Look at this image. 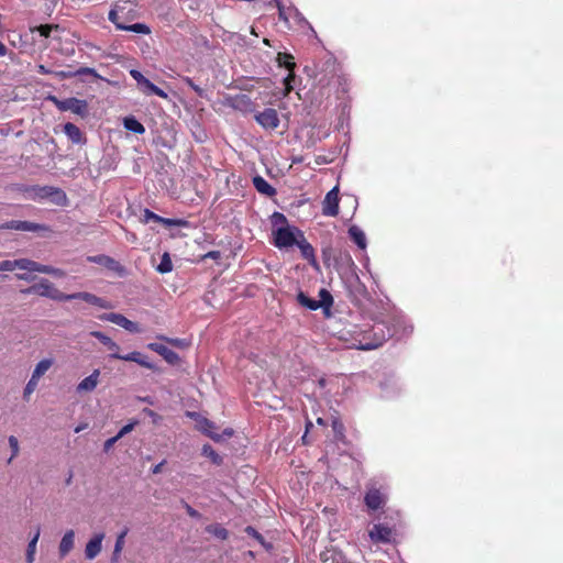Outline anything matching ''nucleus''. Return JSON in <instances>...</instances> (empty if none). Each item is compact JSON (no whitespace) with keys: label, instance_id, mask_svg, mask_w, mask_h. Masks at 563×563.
<instances>
[{"label":"nucleus","instance_id":"1","mask_svg":"<svg viewBox=\"0 0 563 563\" xmlns=\"http://www.w3.org/2000/svg\"><path fill=\"white\" fill-rule=\"evenodd\" d=\"M369 333L373 334V338L371 340H368L366 338V334H364L363 339L355 340L352 346L365 351L377 349L388 338L393 336L396 333V331H391L389 328L385 325L384 322H377L373 325Z\"/></svg>","mask_w":563,"mask_h":563},{"label":"nucleus","instance_id":"2","mask_svg":"<svg viewBox=\"0 0 563 563\" xmlns=\"http://www.w3.org/2000/svg\"><path fill=\"white\" fill-rule=\"evenodd\" d=\"M303 232L295 225L286 224L273 229V243L279 249H289L297 244Z\"/></svg>","mask_w":563,"mask_h":563},{"label":"nucleus","instance_id":"3","mask_svg":"<svg viewBox=\"0 0 563 563\" xmlns=\"http://www.w3.org/2000/svg\"><path fill=\"white\" fill-rule=\"evenodd\" d=\"M23 294H35L56 301L60 300L62 291H59L48 279H41L37 284L22 290Z\"/></svg>","mask_w":563,"mask_h":563},{"label":"nucleus","instance_id":"4","mask_svg":"<svg viewBox=\"0 0 563 563\" xmlns=\"http://www.w3.org/2000/svg\"><path fill=\"white\" fill-rule=\"evenodd\" d=\"M388 499V493L385 488H376L371 486L364 496V503L369 510H378L383 508Z\"/></svg>","mask_w":563,"mask_h":563},{"label":"nucleus","instance_id":"5","mask_svg":"<svg viewBox=\"0 0 563 563\" xmlns=\"http://www.w3.org/2000/svg\"><path fill=\"white\" fill-rule=\"evenodd\" d=\"M52 100L56 104V107L62 111H71L73 113L84 115L87 111V102L85 100H80L77 98H67L64 100H58L53 97Z\"/></svg>","mask_w":563,"mask_h":563},{"label":"nucleus","instance_id":"6","mask_svg":"<svg viewBox=\"0 0 563 563\" xmlns=\"http://www.w3.org/2000/svg\"><path fill=\"white\" fill-rule=\"evenodd\" d=\"M339 187H333L322 201V214L327 217H335L339 213Z\"/></svg>","mask_w":563,"mask_h":563},{"label":"nucleus","instance_id":"7","mask_svg":"<svg viewBox=\"0 0 563 563\" xmlns=\"http://www.w3.org/2000/svg\"><path fill=\"white\" fill-rule=\"evenodd\" d=\"M100 319L103 321L112 322L131 333H139L141 331L137 323L129 320L121 313H115V312L103 313L102 316H100Z\"/></svg>","mask_w":563,"mask_h":563},{"label":"nucleus","instance_id":"8","mask_svg":"<svg viewBox=\"0 0 563 563\" xmlns=\"http://www.w3.org/2000/svg\"><path fill=\"white\" fill-rule=\"evenodd\" d=\"M255 121L266 130H274L279 125V117L275 109L266 108L254 115Z\"/></svg>","mask_w":563,"mask_h":563},{"label":"nucleus","instance_id":"9","mask_svg":"<svg viewBox=\"0 0 563 563\" xmlns=\"http://www.w3.org/2000/svg\"><path fill=\"white\" fill-rule=\"evenodd\" d=\"M277 63L279 66H284L289 70V74L284 78L285 96H287L292 90L291 81L294 79V68L296 64L292 62V56L287 53H279Z\"/></svg>","mask_w":563,"mask_h":563},{"label":"nucleus","instance_id":"10","mask_svg":"<svg viewBox=\"0 0 563 563\" xmlns=\"http://www.w3.org/2000/svg\"><path fill=\"white\" fill-rule=\"evenodd\" d=\"M110 357L122 360L126 362H135L139 365L148 368V369H155L154 363L150 362L145 355H143L141 352H131L128 354H120V353H111Z\"/></svg>","mask_w":563,"mask_h":563},{"label":"nucleus","instance_id":"11","mask_svg":"<svg viewBox=\"0 0 563 563\" xmlns=\"http://www.w3.org/2000/svg\"><path fill=\"white\" fill-rule=\"evenodd\" d=\"M1 228L8 229V230H15V231H26V232H37V231H44L46 228L44 225L30 222V221H22V220H11L7 223H4Z\"/></svg>","mask_w":563,"mask_h":563},{"label":"nucleus","instance_id":"12","mask_svg":"<svg viewBox=\"0 0 563 563\" xmlns=\"http://www.w3.org/2000/svg\"><path fill=\"white\" fill-rule=\"evenodd\" d=\"M368 536L373 542L388 543L391 540L393 530L382 523L374 525Z\"/></svg>","mask_w":563,"mask_h":563},{"label":"nucleus","instance_id":"13","mask_svg":"<svg viewBox=\"0 0 563 563\" xmlns=\"http://www.w3.org/2000/svg\"><path fill=\"white\" fill-rule=\"evenodd\" d=\"M187 416H189L190 418H192L197 421V427L201 432H203L205 434H207L208 437H210L213 440L220 439L219 434L212 432V429H214L213 422H211L210 420H208L205 417H201L197 412H187Z\"/></svg>","mask_w":563,"mask_h":563},{"label":"nucleus","instance_id":"14","mask_svg":"<svg viewBox=\"0 0 563 563\" xmlns=\"http://www.w3.org/2000/svg\"><path fill=\"white\" fill-rule=\"evenodd\" d=\"M147 349L159 354L168 364L175 365L179 361L176 352L161 343H148Z\"/></svg>","mask_w":563,"mask_h":563},{"label":"nucleus","instance_id":"15","mask_svg":"<svg viewBox=\"0 0 563 563\" xmlns=\"http://www.w3.org/2000/svg\"><path fill=\"white\" fill-rule=\"evenodd\" d=\"M103 538V533H96L87 542L85 548V555L88 560H93L101 552Z\"/></svg>","mask_w":563,"mask_h":563},{"label":"nucleus","instance_id":"16","mask_svg":"<svg viewBox=\"0 0 563 563\" xmlns=\"http://www.w3.org/2000/svg\"><path fill=\"white\" fill-rule=\"evenodd\" d=\"M88 262L107 267L113 272H122L123 268L118 261L108 255H93L87 257Z\"/></svg>","mask_w":563,"mask_h":563},{"label":"nucleus","instance_id":"17","mask_svg":"<svg viewBox=\"0 0 563 563\" xmlns=\"http://www.w3.org/2000/svg\"><path fill=\"white\" fill-rule=\"evenodd\" d=\"M100 371L93 369L92 373L84 378L78 385H77V393H90L96 389L98 382H99Z\"/></svg>","mask_w":563,"mask_h":563},{"label":"nucleus","instance_id":"18","mask_svg":"<svg viewBox=\"0 0 563 563\" xmlns=\"http://www.w3.org/2000/svg\"><path fill=\"white\" fill-rule=\"evenodd\" d=\"M320 559L322 562H331V563H346V556L345 554L336 549V548H330L323 551L320 554Z\"/></svg>","mask_w":563,"mask_h":563},{"label":"nucleus","instance_id":"19","mask_svg":"<svg viewBox=\"0 0 563 563\" xmlns=\"http://www.w3.org/2000/svg\"><path fill=\"white\" fill-rule=\"evenodd\" d=\"M74 544H75V532H74V530H68L64 533V536L59 542V547H58L59 555L62 558L66 556L73 550Z\"/></svg>","mask_w":563,"mask_h":563},{"label":"nucleus","instance_id":"20","mask_svg":"<svg viewBox=\"0 0 563 563\" xmlns=\"http://www.w3.org/2000/svg\"><path fill=\"white\" fill-rule=\"evenodd\" d=\"M350 239L361 249L365 250L367 246V239L364 231L357 225H351L347 230Z\"/></svg>","mask_w":563,"mask_h":563},{"label":"nucleus","instance_id":"21","mask_svg":"<svg viewBox=\"0 0 563 563\" xmlns=\"http://www.w3.org/2000/svg\"><path fill=\"white\" fill-rule=\"evenodd\" d=\"M64 132L67 135V137L75 144H82L85 143V137L80 131V129L75 125L74 123H66L64 125Z\"/></svg>","mask_w":563,"mask_h":563},{"label":"nucleus","instance_id":"22","mask_svg":"<svg viewBox=\"0 0 563 563\" xmlns=\"http://www.w3.org/2000/svg\"><path fill=\"white\" fill-rule=\"evenodd\" d=\"M253 185L258 192L266 195L267 197H272L276 194L275 188L269 185L262 176H255L253 178Z\"/></svg>","mask_w":563,"mask_h":563},{"label":"nucleus","instance_id":"23","mask_svg":"<svg viewBox=\"0 0 563 563\" xmlns=\"http://www.w3.org/2000/svg\"><path fill=\"white\" fill-rule=\"evenodd\" d=\"M90 335L98 339L111 353H119L120 346L110 336L100 331H91Z\"/></svg>","mask_w":563,"mask_h":563},{"label":"nucleus","instance_id":"24","mask_svg":"<svg viewBox=\"0 0 563 563\" xmlns=\"http://www.w3.org/2000/svg\"><path fill=\"white\" fill-rule=\"evenodd\" d=\"M40 528L37 527L33 538L29 541L26 553H25V561L26 563H34L35 561V554H36V547L40 539Z\"/></svg>","mask_w":563,"mask_h":563},{"label":"nucleus","instance_id":"25","mask_svg":"<svg viewBox=\"0 0 563 563\" xmlns=\"http://www.w3.org/2000/svg\"><path fill=\"white\" fill-rule=\"evenodd\" d=\"M298 249L301 252V255L308 260L316 262L314 260V250L312 245L306 240L305 234H302V238H300L296 244Z\"/></svg>","mask_w":563,"mask_h":563},{"label":"nucleus","instance_id":"26","mask_svg":"<svg viewBox=\"0 0 563 563\" xmlns=\"http://www.w3.org/2000/svg\"><path fill=\"white\" fill-rule=\"evenodd\" d=\"M139 89L146 96L155 95L164 99L168 98V95L163 89L148 79Z\"/></svg>","mask_w":563,"mask_h":563},{"label":"nucleus","instance_id":"27","mask_svg":"<svg viewBox=\"0 0 563 563\" xmlns=\"http://www.w3.org/2000/svg\"><path fill=\"white\" fill-rule=\"evenodd\" d=\"M123 125L128 131L136 134H143L145 132L144 125L134 117L124 118Z\"/></svg>","mask_w":563,"mask_h":563},{"label":"nucleus","instance_id":"28","mask_svg":"<svg viewBox=\"0 0 563 563\" xmlns=\"http://www.w3.org/2000/svg\"><path fill=\"white\" fill-rule=\"evenodd\" d=\"M53 365V358L41 360L32 372L34 378L38 379L51 368Z\"/></svg>","mask_w":563,"mask_h":563},{"label":"nucleus","instance_id":"29","mask_svg":"<svg viewBox=\"0 0 563 563\" xmlns=\"http://www.w3.org/2000/svg\"><path fill=\"white\" fill-rule=\"evenodd\" d=\"M15 265H16L18 269H23V271H27V272H36V273L41 272V266H42V264L34 262L32 260H27V258L16 260Z\"/></svg>","mask_w":563,"mask_h":563},{"label":"nucleus","instance_id":"30","mask_svg":"<svg viewBox=\"0 0 563 563\" xmlns=\"http://www.w3.org/2000/svg\"><path fill=\"white\" fill-rule=\"evenodd\" d=\"M297 301L305 308L309 310H318L321 308L322 303H319L318 300L309 298L305 292L300 291L297 295Z\"/></svg>","mask_w":563,"mask_h":563},{"label":"nucleus","instance_id":"31","mask_svg":"<svg viewBox=\"0 0 563 563\" xmlns=\"http://www.w3.org/2000/svg\"><path fill=\"white\" fill-rule=\"evenodd\" d=\"M118 30L134 32V33H139V34H150L151 33L150 27L144 23H134V24H130V25L118 24Z\"/></svg>","mask_w":563,"mask_h":563},{"label":"nucleus","instance_id":"32","mask_svg":"<svg viewBox=\"0 0 563 563\" xmlns=\"http://www.w3.org/2000/svg\"><path fill=\"white\" fill-rule=\"evenodd\" d=\"M128 534V529L125 528L118 537H117V540H115V543H114V549H113V555H112V563L117 562L118 561V558L124 547V543H125V537Z\"/></svg>","mask_w":563,"mask_h":563},{"label":"nucleus","instance_id":"33","mask_svg":"<svg viewBox=\"0 0 563 563\" xmlns=\"http://www.w3.org/2000/svg\"><path fill=\"white\" fill-rule=\"evenodd\" d=\"M206 531L221 540H225L229 537L228 530L218 523L209 525Z\"/></svg>","mask_w":563,"mask_h":563},{"label":"nucleus","instance_id":"34","mask_svg":"<svg viewBox=\"0 0 563 563\" xmlns=\"http://www.w3.org/2000/svg\"><path fill=\"white\" fill-rule=\"evenodd\" d=\"M161 274H167L173 271V263L168 253H164L161 257V262L156 267Z\"/></svg>","mask_w":563,"mask_h":563},{"label":"nucleus","instance_id":"35","mask_svg":"<svg viewBox=\"0 0 563 563\" xmlns=\"http://www.w3.org/2000/svg\"><path fill=\"white\" fill-rule=\"evenodd\" d=\"M159 223H162L168 228H172V227L189 228L190 227L189 221H187L185 219H170V218L161 217Z\"/></svg>","mask_w":563,"mask_h":563},{"label":"nucleus","instance_id":"36","mask_svg":"<svg viewBox=\"0 0 563 563\" xmlns=\"http://www.w3.org/2000/svg\"><path fill=\"white\" fill-rule=\"evenodd\" d=\"M320 300L319 303H322L321 308L325 310V312L329 311L330 307L333 303V298L330 295V292L327 289H320L319 291Z\"/></svg>","mask_w":563,"mask_h":563},{"label":"nucleus","instance_id":"37","mask_svg":"<svg viewBox=\"0 0 563 563\" xmlns=\"http://www.w3.org/2000/svg\"><path fill=\"white\" fill-rule=\"evenodd\" d=\"M286 11L288 15V23L290 22V20H294L297 23H308L297 8L290 5L286 8Z\"/></svg>","mask_w":563,"mask_h":563},{"label":"nucleus","instance_id":"38","mask_svg":"<svg viewBox=\"0 0 563 563\" xmlns=\"http://www.w3.org/2000/svg\"><path fill=\"white\" fill-rule=\"evenodd\" d=\"M8 442H9L10 449H11V455L8 459L7 463L10 464L19 455L20 445H19L18 439L14 435H10L8 438Z\"/></svg>","mask_w":563,"mask_h":563},{"label":"nucleus","instance_id":"39","mask_svg":"<svg viewBox=\"0 0 563 563\" xmlns=\"http://www.w3.org/2000/svg\"><path fill=\"white\" fill-rule=\"evenodd\" d=\"M38 384V379L33 376L30 377L23 390V398L29 399V397L34 393Z\"/></svg>","mask_w":563,"mask_h":563},{"label":"nucleus","instance_id":"40","mask_svg":"<svg viewBox=\"0 0 563 563\" xmlns=\"http://www.w3.org/2000/svg\"><path fill=\"white\" fill-rule=\"evenodd\" d=\"M40 273H43V274H48V275H52V276H55V277H64L66 274L63 269L60 268H56V267H53V266H49V265H43L41 266V272Z\"/></svg>","mask_w":563,"mask_h":563},{"label":"nucleus","instance_id":"41","mask_svg":"<svg viewBox=\"0 0 563 563\" xmlns=\"http://www.w3.org/2000/svg\"><path fill=\"white\" fill-rule=\"evenodd\" d=\"M157 339L168 342L176 347H187L189 343L184 339H170L165 335H158Z\"/></svg>","mask_w":563,"mask_h":563},{"label":"nucleus","instance_id":"42","mask_svg":"<svg viewBox=\"0 0 563 563\" xmlns=\"http://www.w3.org/2000/svg\"><path fill=\"white\" fill-rule=\"evenodd\" d=\"M268 3L269 4H275L277 7V9H278V16H279V19L282 21H284L285 23H288L287 11H286V8L280 2V0H271Z\"/></svg>","mask_w":563,"mask_h":563},{"label":"nucleus","instance_id":"43","mask_svg":"<svg viewBox=\"0 0 563 563\" xmlns=\"http://www.w3.org/2000/svg\"><path fill=\"white\" fill-rule=\"evenodd\" d=\"M274 229L288 224L287 218L280 212H274L272 216Z\"/></svg>","mask_w":563,"mask_h":563},{"label":"nucleus","instance_id":"44","mask_svg":"<svg viewBox=\"0 0 563 563\" xmlns=\"http://www.w3.org/2000/svg\"><path fill=\"white\" fill-rule=\"evenodd\" d=\"M159 220H161V216L154 213L150 209H144V211H143V219H142V221L144 223H148L150 221H155V222L159 223Z\"/></svg>","mask_w":563,"mask_h":563},{"label":"nucleus","instance_id":"45","mask_svg":"<svg viewBox=\"0 0 563 563\" xmlns=\"http://www.w3.org/2000/svg\"><path fill=\"white\" fill-rule=\"evenodd\" d=\"M74 75L77 77V76H82V75H90L95 78H99L100 76L98 75V73L96 71L95 68H90V67H80L79 69L75 70L74 71Z\"/></svg>","mask_w":563,"mask_h":563},{"label":"nucleus","instance_id":"46","mask_svg":"<svg viewBox=\"0 0 563 563\" xmlns=\"http://www.w3.org/2000/svg\"><path fill=\"white\" fill-rule=\"evenodd\" d=\"M202 454L210 457L214 463H219L220 456L210 445H203Z\"/></svg>","mask_w":563,"mask_h":563},{"label":"nucleus","instance_id":"47","mask_svg":"<svg viewBox=\"0 0 563 563\" xmlns=\"http://www.w3.org/2000/svg\"><path fill=\"white\" fill-rule=\"evenodd\" d=\"M130 75L136 81L139 88L147 80V78L137 69H131Z\"/></svg>","mask_w":563,"mask_h":563},{"label":"nucleus","instance_id":"48","mask_svg":"<svg viewBox=\"0 0 563 563\" xmlns=\"http://www.w3.org/2000/svg\"><path fill=\"white\" fill-rule=\"evenodd\" d=\"M16 260L10 261L5 260L0 262V272H12L16 269Z\"/></svg>","mask_w":563,"mask_h":563},{"label":"nucleus","instance_id":"49","mask_svg":"<svg viewBox=\"0 0 563 563\" xmlns=\"http://www.w3.org/2000/svg\"><path fill=\"white\" fill-rule=\"evenodd\" d=\"M245 532L250 536V537H253L254 539H256L261 544H265L264 542V538L262 537L261 533L257 532V530L251 526H247L245 528Z\"/></svg>","mask_w":563,"mask_h":563},{"label":"nucleus","instance_id":"50","mask_svg":"<svg viewBox=\"0 0 563 563\" xmlns=\"http://www.w3.org/2000/svg\"><path fill=\"white\" fill-rule=\"evenodd\" d=\"M136 424H137L136 420L131 421L130 423H128L124 427H122L117 435L121 439L125 434L130 433L135 428Z\"/></svg>","mask_w":563,"mask_h":563},{"label":"nucleus","instance_id":"51","mask_svg":"<svg viewBox=\"0 0 563 563\" xmlns=\"http://www.w3.org/2000/svg\"><path fill=\"white\" fill-rule=\"evenodd\" d=\"M82 291L80 292H74V294H64L62 292L60 300L59 301H70L75 299L81 300Z\"/></svg>","mask_w":563,"mask_h":563},{"label":"nucleus","instance_id":"52","mask_svg":"<svg viewBox=\"0 0 563 563\" xmlns=\"http://www.w3.org/2000/svg\"><path fill=\"white\" fill-rule=\"evenodd\" d=\"M184 81L199 96L203 95V89L197 86L191 78L185 77Z\"/></svg>","mask_w":563,"mask_h":563},{"label":"nucleus","instance_id":"53","mask_svg":"<svg viewBox=\"0 0 563 563\" xmlns=\"http://www.w3.org/2000/svg\"><path fill=\"white\" fill-rule=\"evenodd\" d=\"M119 440L120 438L118 435L108 439L103 444V450L108 452Z\"/></svg>","mask_w":563,"mask_h":563},{"label":"nucleus","instance_id":"54","mask_svg":"<svg viewBox=\"0 0 563 563\" xmlns=\"http://www.w3.org/2000/svg\"><path fill=\"white\" fill-rule=\"evenodd\" d=\"M93 306H97V307L103 308V309L111 308L110 303L107 300H104V299H102V298H100L98 296H96V300L93 301Z\"/></svg>","mask_w":563,"mask_h":563},{"label":"nucleus","instance_id":"55","mask_svg":"<svg viewBox=\"0 0 563 563\" xmlns=\"http://www.w3.org/2000/svg\"><path fill=\"white\" fill-rule=\"evenodd\" d=\"M108 19L110 22H112L115 25L117 29H118V24H121L119 22V14L115 10H110V12L108 14Z\"/></svg>","mask_w":563,"mask_h":563},{"label":"nucleus","instance_id":"56","mask_svg":"<svg viewBox=\"0 0 563 563\" xmlns=\"http://www.w3.org/2000/svg\"><path fill=\"white\" fill-rule=\"evenodd\" d=\"M81 300H84L90 305H93V301L96 300V295L82 291Z\"/></svg>","mask_w":563,"mask_h":563},{"label":"nucleus","instance_id":"57","mask_svg":"<svg viewBox=\"0 0 563 563\" xmlns=\"http://www.w3.org/2000/svg\"><path fill=\"white\" fill-rule=\"evenodd\" d=\"M186 511L191 518H200V514L194 509L190 505L186 504Z\"/></svg>","mask_w":563,"mask_h":563},{"label":"nucleus","instance_id":"58","mask_svg":"<svg viewBox=\"0 0 563 563\" xmlns=\"http://www.w3.org/2000/svg\"><path fill=\"white\" fill-rule=\"evenodd\" d=\"M43 190L45 191L46 195H51V194H53V191H55L56 194L62 196L63 200H66L65 194H63L60 190H57V189L55 190L53 187H47V188H44Z\"/></svg>","mask_w":563,"mask_h":563},{"label":"nucleus","instance_id":"59","mask_svg":"<svg viewBox=\"0 0 563 563\" xmlns=\"http://www.w3.org/2000/svg\"><path fill=\"white\" fill-rule=\"evenodd\" d=\"M332 427H333V430H334L335 433L342 434L343 426L338 420L333 421Z\"/></svg>","mask_w":563,"mask_h":563},{"label":"nucleus","instance_id":"60","mask_svg":"<svg viewBox=\"0 0 563 563\" xmlns=\"http://www.w3.org/2000/svg\"><path fill=\"white\" fill-rule=\"evenodd\" d=\"M240 104L251 106V104H252V102H251V100H250V98H249V97H246V96H242V97L238 100V107H239Z\"/></svg>","mask_w":563,"mask_h":563},{"label":"nucleus","instance_id":"61","mask_svg":"<svg viewBox=\"0 0 563 563\" xmlns=\"http://www.w3.org/2000/svg\"><path fill=\"white\" fill-rule=\"evenodd\" d=\"M165 464V461H162L161 463L156 464L153 468H152V473L153 474H158L161 473L162 471V467L163 465Z\"/></svg>","mask_w":563,"mask_h":563},{"label":"nucleus","instance_id":"62","mask_svg":"<svg viewBox=\"0 0 563 563\" xmlns=\"http://www.w3.org/2000/svg\"><path fill=\"white\" fill-rule=\"evenodd\" d=\"M58 76L62 77V78H73V77H76L74 75V71H59Z\"/></svg>","mask_w":563,"mask_h":563},{"label":"nucleus","instance_id":"63","mask_svg":"<svg viewBox=\"0 0 563 563\" xmlns=\"http://www.w3.org/2000/svg\"><path fill=\"white\" fill-rule=\"evenodd\" d=\"M220 256V253L218 251H211L209 253H207L206 257H209V258H218Z\"/></svg>","mask_w":563,"mask_h":563},{"label":"nucleus","instance_id":"64","mask_svg":"<svg viewBox=\"0 0 563 563\" xmlns=\"http://www.w3.org/2000/svg\"><path fill=\"white\" fill-rule=\"evenodd\" d=\"M7 54V47L5 45L0 41V57L4 56Z\"/></svg>","mask_w":563,"mask_h":563}]
</instances>
